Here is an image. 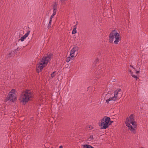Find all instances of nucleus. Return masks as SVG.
<instances>
[{
	"mask_svg": "<svg viewBox=\"0 0 148 148\" xmlns=\"http://www.w3.org/2000/svg\"><path fill=\"white\" fill-rule=\"evenodd\" d=\"M63 146L62 145H60L59 146V148H63Z\"/></svg>",
	"mask_w": 148,
	"mask_h": 148,
	"instance_id": "obj_24",
	"label": "nucleus"
},
{
	"mask_svg": "<svg viewBox=\"0 0 148 148\" xmlns=\"http://www.w3.org/2000/svg\"><path fill=\"white\" fill-rule=\"evenodd\" d=\"M55 72H53V73L51 74V77H52V78H53L55 76Z\"/></svg>",
	"mask_w": 148,
	"mask_h": 148,
	"instance_id": "obj_20",
	"label": "nucleus"
},
{
	"mask_svg": "<svg viewBox=\"0 0 148 148\" xmlns=\"http://www.w3.org/2000/svg\"><path fill=\"white\" fill-rule=\"evenodd\" d=\"M54 16H51L50 18H49V20L50 21H52V18H53Z\"/></svg>",
	"mask_w": 148,
	"mask_h": 148,
	"instance_id": "obj_21",
	"label": "nucleus"
},
{
	"mask_svg": "<svg viewBox=\"0 0 148 148\" xmlns=\"http://www.w3.org/2000/svg\"><path fill=\"white\" fill-rule=\"evenodd\" d=\"M129 71L130 72V74L134 78H136V80H137V79H138V77L137 76H135L134 75H133V73L132 71L131 70Z\"/></svg>",
	"mask_w": 148,
	"mask_h": 148,
	"instance_id": "obj_13",
	"label": "nucleus"
},
{
	"mask_svg": "<svg viewBox=\"0 0 148 148\" xmlns=\"http://www.w3.org/2000/svg\"><path fill=\"white\" fill-rule=\"evenodd\" d=\"M73 57H71V56L70 57H68L66 60V61L67 62H69L70 60H73Z\"/></svg>",
	"mask_w": 148,
	"mask_h": 148,
	"instance_id": "obj_16",
	"label": "nucleus"
},
{
	"mask_svg": "<svg viewBox=\"0 0 148 148\" xmlns=\"http://www.w3.org/2000/svg\"><path fill=\"white\" fill-rule=\"evenodd\" d=\"M66 0H60V1H61V3H62L63 4L64 3V1H65Z\"/></svg>",
	"mask_w": 148,
	"mask_h": 148,
	"instance_id": "obj_22",
	"label": "nucleus"
},
{
	"mask_svg": "<svg viewBox=\"0 0 148 148\" xmlns=\"http://www.w3.org/2000/svg\"><path fill=\"white\" fill-rule=\"evenodd\" d=\"M110 121V118L105 116L99 120L98 125L101 129H106L111 124Z\"/></svg>",
	"mask_w": 148,
	"mask_h": 148,
	"instance_id": "obj_4",
	"label": "nucleus"
},
{
	"mask_svg": "<svg viewBox=\"0 0 148 148\" xmlns=\"http://www.w3.org/2000/svg\"><path fill=\"white\" fill-rule=\"evenodd\" d=\"M132 126L130 123H127L126 125L128 127V129L132 132L134 134L136 133V129L137 124L136 123H134L133 124H132Z\"/></svg>",
	"mask_w": 148,
	"mask_h": 148,
	"instance_id": "obj_7",
	"label": "nucleus"
},
{
	"mask_svg": "<svg viewBox=\"0 0 148 148\" xmlns=\"http://www.w3.org/2000/svg\"><path fill=\"white\" fill-rule=\"evenodd\" d=\"M51 22L52 21L49 20V22L47 26V27L48 29H49L51 27Z\"/></svg>",
	"mask_w": 148,
	"mask_h": 148,
	"instance_id": "obj_18",
	"label": "nucleus"
},
{
	"mask_svg": "<svg viewBox=\"0 0 148 148\" xmlns=\"http://www.w3.org/2000/svg\"><path fill=\"white\" fill-rule=\"evenodd\" d=\"M131 66V67H132V68H133V69H134V67H133L132 66Z\"/></svg>",
	"mask_w": 148,
	"mask_h": 148,
	"instance_id": "obj_25",
	"label": "nucleus"
},
{
	"mask_svg": "<svg viewBox=\"0 0 148 148\" xmlns=\"http://www.w3.org/2000/svg\"><path fill=\"white\" fill-rule=\"evenodd\" d=\"M121 92V89L119 88L118 89L114 92V96H111L109 93L107 94V96L109 98L106 99L107 103H108L110 101H115L116 99L120 98L121 96V94L120 93Z\"/></svg>",
	"mask_w": 148,
	"mask_h": 148,
	"instance_id": "obj_5",
	"label": "nucleus"
},
{
	"mask_svg": "<svg viewBox=\"0 0 148 148\" xmlns=\"http://www.w3.org/2000/svg\"><path fill=\"white\" fill-rule=\"evenodd\" d=\"M121 40V37L119 34L115 30L113 31L109 35V41L111 43H114L117 45Z\"/></svg>",
	"mask_w": 148,
	"mask_h": 148,
	"instance_id": "obj_2",
	"label": "nucleus"
},
{
	"mask_svg": "<svg viewBox=\"0 0 148 148\" xmlns=\"http://www.w3.org/2000/svg\"><path fill=\"white\" fill-rule=\"evenodd\" d=\"M33 96V93L31 91L27 90L21 94L19 100L23 104H25L30 100Z\"/></svg>",
	"mask_w": 148,
	"mask_h": 148,
	"instance_id": "obj_1",
	"label": "nucleus"
},
{
	"mask_svg": "<svg viewBox=\"0 0 148 148\" xmlns=\"http://www.w3.org/2000/svg\"><path fill=\"white\" fill-rule=\"evenodd\" d=\"M79 50V47H73L70 51V56L71 57H74L75 53V52Z\"/></svg>",
	"mask_w": 148,
	"mask_h": 148,
	"instance_id": "obj_9",
	"label": "nucleus"
},
{
	"mask_svg": "<svg viewBox=\"0 0 148 148\" xmlns=\"http://www.w3.org/2000/svg\"><path fill=\"white\" fill-rule=\"evenodd\" d=\"M56 14V11L54 10H53V13L51 15V16H54Z\"/></svg>",
	"mask_w": 148,
	"mask_h": 148,
	"instance_id": "obj_19",
	"label": "nucleus"
},
{
	"mask_svg": "<svg viewBox=\"0 0 148 148\" xmlns=\"http://www.w3.org/2000/svg\"><path fill=\"white\" fill-rule=\"evenodd\" d=\"M16 90L15 89H12L10 92L7 97L5 99V101L10 100L12 102H14L16 99V97L15 95Z\"/></svg>",
	"mask_w": 148,
	"mask_h": 148,
	"instance_id": "obj_6",
	"label": "nucleus"
},
{
	"mask_svg": "<svg viewBox=\"0 0 148 148\" xmlns=\"http://www.w3.org/2000/svg\"><path fill=\"white\" fill-rule=\"evenodd\" d=\"M76 32H77L76 27H75L73 29L72 31V34H76Z\"/></svg>",
	"mask_w": 148,
	"mask_h": 148,
	"instance_id": "obj_17",
	"label": "nucleus"
},
{
	"mask_svg": "<svg viewBox=\"0 0 148 148\" xmlns=\"http://www.w3.org/2000/svg\"><path fill=\"white\" fill-rule=\"evenodd\" d=\"M53 10L56 11L57 8V3L56 2L54 3L53 5Z\"/></svg>",
	"mask_w": 148,
	"mask_h": 148,
	"instance_id": "obj_12",
	"label": "nucleus"
},
{
	"mask_svg": "<svg viewBox=\"0 0 148 148\" xmlns=\"http://www.w3.org/2000/svg\"><path fill=\"white\" fill-rule=\"evenodd\" d=\"M127 123H129L130 124H133V123H136V122L134 121V115L133 114H131L129 117H127L126 118L125 121L126 124Z\"/></svg>",
	"mask_w": 148,
	"mask_h": 148,
	"instance_id": "obj_8",
	"label": "nucleus"
},
{
	"mask_svg": "<svg viewBox=\"0 0 148 148\" xmlns=\"http://www.w3.org/2000/svg\"><path fill=\"white\" fill-rule=\"evenodd\" d=\"M51 56L50 55L44 56L37 67L38 72L41 71L43 69L47 66L48 63L50 60Z\"/></svg>",
	"mask_w": 148,
	"mask_h": 148,
	"instance_id": "obj_3",
	"label": "nucleus"
},
{
	"mask_svg": "<svg viewBox=\"0 0 148 148\" xmlns=\"http://www.w3.org/2000/svg\"><path fill=\"white\" fill-rule=\"evenodd\" d=\"M86 128L88 130H91L93 128V127L92 125H87Z\"/></svg>",
	"mask_w": 148,
	"mask_h": 148,
	"instance_id": "obj_14",
	"label": "nucleus"
},
{
	"mask_svg": "<svg viewBox=\"0 0 148 148\" xmlns=\"http://www.w3.org/2000/svg\"><path fill=\"white\" fill-rule=\"evenodd\" d=\"M30 32V31L29 30H27V32L26 33V34H25L23 36L21 37L20 40H21V41H23L24 40L25 38H26L28 36V35L29 34Z\"/></svg>",
	"mask_w": 148,
	"mask_h": 148,
	"instance_id": "obj_10",
	"label": "nucleus"
},
{
	"mask_svg": "<svg viewBox=\"0 0 148 148\" xmlns=\"http://www.w3.org/2000/svg\"><path fill=\"white\" fill-rule=\"evenodd\" d=\"M82 148H94L90 145H82Z\"/></svg>",
	"mask_w": 148,
	"mask_h": 148,
	"instance_id": "obj_11",
	"label": "nucleus"
},
{
	"mask_svg": "<svg viewBox=\"0 0 148 148\" xmlns=\"http://www.w3.org/2000/svg\"><path fill=\"white\" fill-rule=\"evenodd\" d=\"M139 72H140V71H136V74H138V73H139Z\"/></svg>",
	"mask_w": 148,
	"mask_h": 148,
	"instance_id": "obj_23",
	"label": "nucleus"
},
{
	"mask_svg": "<svg viewBox=\"0 0 148 148\" xmlns=\"http://www.w3.org/2000/svg\"><path fill=\"white\" fill-rule=\"evenodd\" d=\"M93 140V137L92 135H90L89 137L87 138L88 141H92Z\"/></svg>",
	"mask_w": 148,
	"mask_h": 148,
	"instance_id": "obj_15",
	"label": "nucleus"
}]
</instances>
